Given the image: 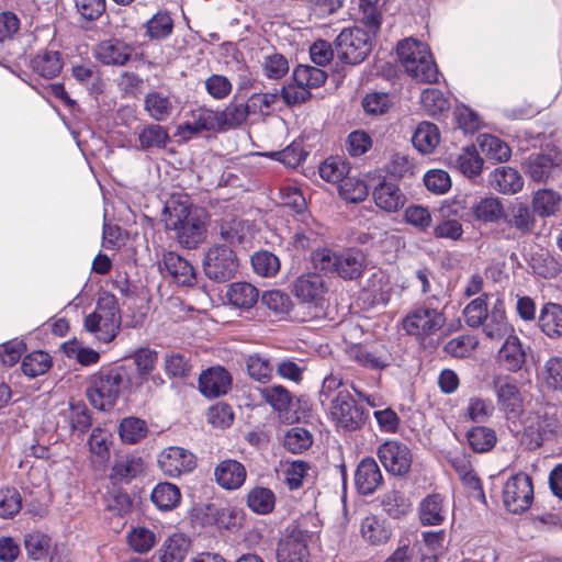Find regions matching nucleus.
Returning <instances> with one entry per match:
<instances>
[{"label": "nucleus", "instance_id": "13", "mask_svg": "<svg viewBox=\"0 0 562 562\" xmlns=\"http://www.w3.org/2000/svg\"><path fill=\"white\" fill-rule=\"evenodd\" d=\"M378 457L385 470L394 475L406 474L413 457L409 448L397 440H387L378 448Z\"/></svg>", "mask_w": 562, "mask_h": 562}, {"label": "nucleus", "instance_id": "26", "mask_svg": "<svg viewBox=\"0 0 562 562\" xmlns=\"http://www.w3.org/2000/svg\"><path fill=\"white\" fill-rule=\"evenodd\" d=\"M468 215L480 223H496L505 216V209L496 196H484L474 201Z\"/></svg>", "mask_w": 562, "mask_h": 562}, {"label": "nucleus", "instance_id": "29", "mask_svg": "<svg viewBox=\"0 0 562 562\" xmlns=\"http://www.w3.org/2000/svg\"><path fill=\"white\" fill-rule=\"evenodd\" d=\"M360 533L367 543L381 546L390 540L392 529L385 519L371 515L362 519Z\"/></svg>", "mask_w": 562, "mask_h": 562}, {"label": "nucleus", "instance_id": "18", "mask_svg": "<svg viewBox=\"0 0 562 562\" xmlns=\"http://www.w3.org/2000/svg\"><path fill=\"white\" fill-rule=\"evenodd\" d=\"M294 294L303 303L323 307L325 285L323 277L317 273L303 274L294 283Z\"/></svg>", "mask_w": 562, "mask_h": 562}, {"label": "nucleus", "instance_id": "54", "mask_svg": "<svg viewBox=\"0 0 562 562\" xmlns=\"http://www.w3.org/2000/svg\"><path fill=\"white\" fill-rule=\"evenodd\" d=\"M382 507L390 517L398 519L411 512L412 503L403 493L391 491L383 496Z\"/></svg>", "mask_w": 562, "mask_h": 562}, {"label": "nucleus", "instance_id": "35", "mask_svg": "<svg viewBox=\"0 0 562 562\" xmlns=\"http://www.w3.org/2000/svg\"><path fill=\"white\" fill-rule=\"evenodd\" d=\"M220 233L223 239L232 245L244 244L251 237V223L237 217L224 218L220 225Z\"/></svg>", "mask_w": 562, "mask_h": 562}, {"label": "nucleus", "instance_id": "64", "mask_svg": "<svg viewBox=\"0 0 562 562\" xmlns=\"http://www.w3.org/2000/svg\"><path fill=\"white\" fill-rule=\"evenodd\" d=\"M543 383L552 390H562V357H550L541 370Z\"/></svg>", "mask_w": 562, "mask_h": 562}, {"label": "nucleus", "instance_id": "39", "mask_svg": "<svg viewBox=\"0 0 562 562\" xmlns=\"http://www.w3.org/2000/svg\"><path fill=\"white\" fill-rule=\"evenodd\" d=\"M492 184L504 194H514L524 187V180L519 172L510 167L496 168L492 175Z\"/></svg>", "mask_w": 562, "mask_h": 562}, {"label": "nucleus", "instance_id": "37", "mask_svg": "<svg viewBox=\"0 0 562 562\" xmlns=\"http://www.w3.org/2000/svg\"><path fill=\"white\" fill-rule=\"evenodd\" d=\"M32 69L40 76L50 79L59 75L63 69L61 55L57 50L38 52L31 61Z\"/></svg>", "mask_w": 562, "mask_h": 562}, {"label": "nucleus", "instance_id": "51", "mask_svg": "<svg viewBox=\"0 0 562 562\" xmlns=\"http://www.w3.org/2000/svg\"><path fill=\"white\" fill-rule=\"evenodd\" d=\"M326 79L327 74L323 69L310 65H299L293 71V80L306 88L307 91L321 87Z\"/></svg>", "mask_w": 562, "mask_h": 562}, {"label": "nucleus", "instance_id": "17", "mask_svg": "<svg viewBox=\"0 0 562 562\" xmlns=\"http://www.w3.org/2000/svg\"><path fill=\"white\" fill-rule=\"evenodd\" d=\"M232 385V376L223 367H212L200 374L199 390L209 397L225 395Z\"/></svg>", "mask_w": 562, "mask_h": 562}, {"label": "nucleus", "instance_id": "19", "mask_svg": "<svg viewBox=\"0 0 562 562\" xmlns=\"http://www.w3.org/2000/svg\"><path fill=\"white\" fill-rule=\"evenodd\" d=\"M133 359L137 371L136 387L147 382L155 387L164 384V379L158 373H154L158 360L157 351L150 348H140L134 352Z\"/></svg>", "mask_w": 562, "mask_h": 562}, {"label": "nucleus", "instance_id": "41", "mask_svg": "<svg viewBox=\"0 0 562 562\" xmlns=\"http://www.w3.org/2000/svg\"><path fill=\"white\" fill-rule=\"evenodd\" d=\"M412 142L422 154L432 153L440 142L438 127L429 122L419 123L413 134Z\"/></svg>", "mask_w": 562, "mask_h": 562}, {"label": "nucleus", "instance_id": "47", "mask_svg": "<svg viewBox=\"0 0 562 562\" xmlns=\"http://www.w3.org/2000/svg\"><path fill=\"white\" fill-rule=\"evenodd\" d=\"M247 505L258 515L270 514L276 506V495L268 487L256 486L247 495Z\"/></svg>", "mask_w": 562, "mask_h": 562}, {"label": "nucleus", "instance_id": "31", "mask_svg": "<svg viewBox=\"0 0 562 562\" xmlns=\"http://www.w3.org/2000/svg\"><path fill=\"white\" fill-rule=\"evenodd\" d=\"M145 470L144 461L136 456H122L112 467L111 480L113 483H128Z\"/></svg>", "mask_w": 562, "mask_h": 562}, {"label": "nucleus", "instance_id": "20", "mask_svg": "<svg viewBox=\"0 0 562 562\" xmlns=\"http://www.w3.org/2000/svg\"><path fill=\"white\" fill-rule=\"evenodd\" d=\"M179 128L184 137L201 132H222L218 111L198 108L191 112L190 117Z\"/></svg>", "mask_w": 562, "mask_h": 562}, {"label": "nucleus", "instance_id": "36", "mask_svg": "<svg viewBox=\"0 0 562 562\" xmlns=\"http://www.w3.org/2000/svg\"><path fill=\"white\" fill-rule=\"evenodd\" d=\"M190 542L181 533L168 537L158 550L160 562H183L189 551Z\"/></svg>", "mask_w": 562, "mask_h": 562}, {"label": "nucleus", "instance_id": "2", "mask_svg": "<svg viewBox=\"0 0 562 562\" xmlns=\"http://www.w3.org/2000/svg\"><path fill=\"white\" fill-rule=\"evenodd\" d=\"M165 214L166 228L176 232L183 247L192 249L204 240L206 223L202 211L192 210L182 203H170L165 206Z\"/></svg>", "mask_w": 562, "mask_h": 562}, {"label": "nucleus", "instance_id": "52", "mask_svg": "<svg viewBox=\"0 0 562 562\" xmlns=\"http://www.w3.org/2000/svg\"><path fill=\"white\" fill-rule=\"evenodd\" d=\"M127 543L131 549L137 553L150 551L157 543L156 533L146 527H134L127 533Z\"/></svg>", "mask_w": 562, "mask_h": 562}, {"label": "nucleus", "instance_id": "38", "mask_svg": "<svg viewBox=\"0 0 562 562\" xmlns=\"http://www.w3.org/2000/svg\"><path fill=\"white\" fill-rule=\"evenodd\" d=\"M150 498L158 509L168 512L180 504L181 492L176 484L160 482L153 488Z\"/></svg>", "mask_w": 562, "mask_h": 562}, {"label": "nucleus", "instance_id": "55", "mask_svg": "<svg viewBox=\"0 0 562 562\" xmlns=\"http://www.w3.org/2000/svg\"><path fill=\"white\" fill-rule=\"evenodd\" d=\"M24 547L30 559L43 560L49 554L50 538L40 531H33L25 535Z\"/></svg>", "mask_w": 562, "mask_h": 562}, {"label": "nucleus", "instance_id": "16", "mask_svg": "<svg viewBox=\"0 0 562 562\" xmlns=\"http://www.w3.org/2000/svg\"><path fill=\"white\" fill-rule=\"evenodd\" d=\"M480 327H482L485 338L492 341H499L515 333L514 326L506 316L503 299L495 301L490 314Z\"/></svg>", "mask_w": 562, "mask_h": 562}, {"label": "nucleus", "instance_id": "50", "mask_svg": "<svg viewBox=\"0 0 562 562\" xmlns=\"http://www.w3.org/2000/svg\"><path fill=\"white\" fill-rule=\"evenodd\" d=\"M251 114L246 103H229L223 111H218L221 131L241 125Z\"/></svg>", "mask_w": 562, "mask_h": 562}, {"label": "nucleus", "instance_id": "40", "mask_svg": "<svg viewBox=\"0 0 562 562\" xmlns=\"http://www.w3.org/2000/svg\"><path fill=\"white\" fill-rule=\"evenodd\" d=\"M145 110L155 121H166L173 111L171 97L161 91L148 92L145 97Z\"/></svg>", "mask_w": 562, "mask_h": 562}, {"label": "nucleus", "instance_id": "5", "mask_svg": "<svg viewBox=\"0 0 562 562\" xmlns=\"http://www.w3.org/2000/svg\"><path fill=\"white\" fill-rule=\"evenodd\" d=\"M121 315L116 297L103 293L97 301L95 308L85 317L83 327L100 342H111L119 334Z\"/></svg>", "mask_w": 562, "mask_h": 562}, {"label": "nucleus", "instance_id": "63", "mask_svg": "<svg viewBox=\"0 0 562 562\" xmlns=\"http://www.w3.org/2000/svg\"><path fill=\"white\" fill-rule=\"evenodd\" d=\"M254 271L261 277H273L280 269L279 258L267 250L257 251L251 256Z\"/></svg>", "mask_w": 562, "mask_h": 562}, {"label": "nucleus", "instance_id": "42", "mask_svg": "<svg viewBox=\"0 0 562 562\" xmlns=\"http://www.w3.org/2000/svg\"><path fill=\"white\" fill-rule=\"evenodd\" d=\"M261 397L268 403L280 417H286L292 404L291 393L282 385L265 386L259 390Z\"/></svg>", "mask_w": 562, "mask_h": 562}, {"label": "nucleus", "instance_id": "48", "mask_svg": "<svg viewBox=\"0 0 562 562\" xmlns=\"http://www.w3.org/2000/svg\"><path fill=\"white\" fill-rule=\"evenodd\" d=\"M477 143L487 159L501 162L510 158L512 151L509 146L494 135L482 134L477 137Z\"/></svg>", "mask_w": 562, "mask_h": 562}, {"label": "nucleus", "instance_id": "62", "mask_svg": "<svg viewBox=\"0 0 562 562\" xmlns=\"http://www.w3.org/2000/svg\"><path fill=\"white\" fill-rule=\"evenodd\" d=\"M348 172V165L337 157H329L319 166L321 178L330 183H342Z\"/></svg>", "mask_w": 562, "mask_h": 562}, {"label": "nucleus", "instance_id": "7", "mask_svg": "<svg viewBox=\"0 0 562 562\" xmlns=\"http://www.w3.org/2000/svg\"><path fill=\"white\" fill-rule=\"evenodd\" d=\"M312 261L316 269L328 273H337L342 279L352 280L362 273L366 257L358 249H349L338 254L322 248L313 251Z\"/></svg>", "mask_w": 562, "mask_h": 562}, {"label": "nucleus", "instance_id": "6", "mask_svg": "<svg viewBox=\"0 0 562 562\" xmlns=\"http://www.w3.org/2000/svg\"><path fill=\"white\" fill-rule=\"evenodd\" d=\"M443 311L432 306L430 299L412 310L403 319V329L417 341L426 346L432 344V337L442 331L446 325Z\"/></svg>", "mask_w": 562, "mask_h": 562}, {"label": "nucleus", "instance_id": "22", "mask_svg": "<svg viewBox=\"0 0 562 562\" xmlns=\"http://www.w3.org/2000/svg\"><path fill=\"white\" fill-rule=\"evenodd\" d=\"M161 266L178 284L191 286L196 281L193 266L175 251L162 255Z\"/></svg>", "mask_w": 562, "mask_h": 562}, {"label": "nucleus", "instance_id": "21", "mask_svg": "<svg viewBox=\"0 0 562 562\" xmlns=\"http://www.w3.org/2000/svg\"><path fill=\"white\" fill-rule=\"evenodd\" d=\"M133 52L134 48L130 44L117 38H110L97 45L94 55L102 64L123 66L130 60Z\"/></svg>", "mask_w": 562, "mask_h": 562}, {"label": "nucleus", "instance_id": "43", "mask_svg": "<svg viewBox=\"0 0 562 562\" xmlns=\"http://www.w3.org/2000/svg\"><path fill=\"white\" fill-rule=\"evenodd\" d=\"M350 358L369 369H384L391 363V356L386 350L371 351L361 346L350 349Z\"/></svg>", "mask_w": 562, "mask_h": 562}, {"label": "nucleus", "instance_id": "14", "mask_svg": "<svg viewBox=\"0 0 562 562\" xmlns=\"http://www.w3.org/2000/svg\"><path fill=\"white\" fill-rule=\"evenodd\" d=\"M158 465L165 475L179 477L192 472L196 467V460L189 450L171 446L159 453Z\"/></svg>", "mask_w": 562, "mask_h": 562}, {"label": "nucleus", "instance_id": "45", "mask_svg": "<svg viewBox=\"0 0 562 562\" xmlns=\"http://www.w3.org/2000/svg\"><path fill=\"white\" fill-rule=\"evenodd\" d=\"M245 366L250 379L259 383H268L273 374L274 367L269 358L260 353H251L245 357Z\"/></svg>", "mask_w": 562, "mask_h": 562}, {"label": "nucleus", "instance_id": "15", "mask_svg": "<svg viewBox=\"0 0 562 562\" xmlns=\"http://www.w3.org/2000/svg\"><path fill=\"white\" fill-rule=\"evenodd\" d=\"M307 538L305 531L294 529L281 539L277 548L278 562H308Z\"/></svg>", "mask_w": 562, "mask_h": 562}, {"label": "nucleus", "instance_id": "32", "mask_svg": "<svg viewBox=\"0 0 562 562\" xmlns=\"http://www.w3.org/2000/svg\"><path fill=\"white\" fill-rule=\"evenodd\" d=\"M538 326L551 339L562 337V306L557 303H546L540 310Z\"/></svg>", "mask_w": 562, "mask_h": 562}, {"label": "nucleus", "instance_id": "30", "mask_svg": "<svg viewBox=\"0 0 562 562\" xmlns=\"http://www.w3.org/2000/svg\"><path fill=\"white\" fill-rule=\"evenodd\" d=\"M562 205V195L552 189L537 190L531 200L532 212L539 217L555 216Z\"/></svg>", "mask_w": 562, "mask_h": 562}, {"label": "nucleus", "instance_id": "9", "mask_svg": "<svg viewBox=\"0 0 562 562\" xmlns=\"http://www.w3.org/2000/svg\"><path fill=\"white\" fill-rule=\"evenodd\" d=\"M239 260L232 248L225 245L211 247L203 260L205 276L216 282H225L236 274Z\"/></svg>", "mask_w": 562, "mask_h": 562}, {"label": "nucleus", "instance_id": "57", "mask_svg": "<svg viewBox=\"0 0 562 562\" xmlns=\"http://www.w3.org/2000/svg\"><path fill=\"white\" fill-rule=\"evenodd\" d=\"M52 366L50 356L42 350L33 351L22 360L21 369L30 378L44 374Z\"/></svg>", "mask_w": 562, "mask_h": 562}, {"label": "nucleus", "instance_id": "23", "mask_svg": "<svg viewBox=\"0 0 562 562\" xmlns=\"http://www.w3.org/2000/svg\"><path fill=\"white\" fill-rule=\"evenodd\" d=\"M382 473L373 458H364L357 467L355 483L362 495L372 494L382 483Z\"/></svg>", "mask_w": 562, "mask_h": 562}, {"label": "nucleus", "instance_id": "56", "mask_svg": "<svg viewBox=\"0 0 562 562\" xmlns=\"http://www.w3.org/2000/svg\"><path fill=\"white\" fill-rule=\"evenodd\" d=\"M468 442L475 452L490 451L496 443V434L485 426H475L468 434Z\"/></svg>", "mask_w": 562, "mask_h": 562}, {"label": "nucleus", "instance_id": "24", "mask_svg": "<svg viewBox=\"0 0 562 562\" xmlns=\"http://www.w3.org/2000/svg\"><path fill=\"white\" fill-rule=\"evenodd\" d=\"M447 512L445 497L439 493L427 495L422 499L418 508L419 519L424 526L441 525L446 519Z\"/></svg>", "mask_w": 562, "mask_h": 562}, {"label": "nucleus", "instance_id": "61", "mask_svg": "<svg viewBox=\"0 0 562 562\" xmlns=\"http://www.w3.org/2000/svg\"><path fill=\"white\" fill-rule=\"evenodd\" d=\"M119 434L125 443H136L147 434V425L144 420L136 417H126L122 419Z\"/></svg>", "mask_w": 562, "mask_h": 562}, {"label": "nucleus", "instance_id": "10", "mask_svg": "<svg viewBox=\"0 0 562 562\" xmlns=\"http://www.w3.org/2000/svg\"><path fill=\"white\" fill-rule=\"evenodd\" d=\"M335 44L338 58L346 64H359L371 52L370 36L359 27L342 30L337 36Z\"/></svg>", "mask_w": 562, "mask_h": 562}, {"label": "nucleus", "instance_id": "1", "mask_svg": "<svg viewBox=\"0 0 562 562\" xmlns=\"http://www.w3.org/2000/svg\"><path fill=\"white\" fill-rule=\"evenodd\" d=\"M340 378L328 375L324 379L319 392V401L327 407L331 420L337 427L346 430L360 428L366 419L362 407L357 405Z\"/></svg>", "mask_w": 562, "mask_h": 562}, {"label": "nucleus", "instance_id": "25", "mask_svg": "<svg viewBox=\"0 0 562 562\" xmlns=\"http://www.w3.org/2000/svg\"><path fill=\"white\" fill-rule=\"evenodd\" d=\"M498 361L505 369L512 372L520 370L526 362V351L521 340L515 333L505 338L498 351Z\"/></svg>", "mask_w": 562, "mask_h": 562}, {"label": "nucleus", "instance_id": "49", "mask_svg": "<svg viewBox=\"0 0 562 562\" xmlns=\"http://www.w3.org/2000/svg\"><path fill=\"white\" fill-rule=\"evenodd\" d=\"M302 224L296 228L292 244L297 250H306L316 243L318 235L321 234L318 224L313 218L302 217Z\"/></svg>", "mask_w": 562, "mask_h": 562}, {"label": "nucleus", "instance_id": "4", "mask_svg": "<svg viewBox=\"0 0 562 562\" xmlns=\"http://www.w3.org/2000/svg\"><path fill=\"white\" fill-rule=\"evenodd\" d=\"M397 56L405 71L420 82H436L439 76L437 65L427 44L405 38L397 44Z\"/></svg>", "mask_w": 562, "mask_h": 562}, {"label": "nucleus", "instance_id": "58", "mask_svg": "<svg viewBox=\"0 0 562 562\" xmlns=\"http://www.w3.org/2000/svg\"><path fill=\"white\" fill-rule=\"evenodd\" d=\"M138 140L139 148L143 150L154 147L164 148L169 140V135L165 127L158 124H150L138 133Z\"/></svg>", "mask_w": 562, "mask_h": 562}, {"label": "nucleus", "instance_id": "3", "mask_svg": "<svg viewBox=\"0 0 562 562\" xmlns=\"http://www.w3.org/2000/svg\"><path fill=\"white\" fill-rule=\"evenodd\" d=\"M130 385L125 367L101 368L90 378L87 396L94 408L108 411L115 405L122 391Z\"/></svg>", "mask_w": 562, "mask_h": 562}, {"label": "nucleus", "instance_id": "53", "mask_svg": "<svg viewBox=\"0 0 562 562\" xmlns=\"http://www.w3.org/2000/svg\"><path fill=\"white\" fill-rule=\"evenodd\" d=\"M420 103L429 115H439L450 109L449 99L437 88H427L422 92Z\"/></svg>", "mask_w": 562, "mask_h": 562}, {"label": "nucleus", "instance_id": "12", "mask_svg": "<svg viewBox=\"0 0 562 562\" xmlns=\"http://www.w3.org/2000/svg\"><path fill=\"white\" fill-rule=\"evenodd\" d=\"M492 386L499 411L508 419L517 417L522 409V395L517 380L510 375H495Z\"/></svg>", "mask_w": 562, "mask_h": 562}, {"label": "nucleus", "instance_id": "28", "mask_svg": "<svg viewBox=\"0 0 562 562\" xmlns=\"http://www.w3.org/2000/svg\"><path fill=\"white\" fill-rule=\"evenodd\" d=\"M218 485L226 490L239 488L246 480L245 467L236 460L222 461L214 471Z\"/></svg>", "mask_w": 562, "mask_h": 562}, {"label": "nucleus", "instance_id": "44", "mask_svg": "<svg viewBox=\"0 0 562 562\" xmlns=\"http://www.w3.org/2000/svg\"><path fill=\"white\" fill-rule=\"evenodd\" d=\"M111 438L112 435L109 430L101 427L93 428L88 443L94 463L104 465L109 460Z\"/></svg>", "mask_w": 562, "mask_h": 562}, {"label": "nucleus", "instance_id": "27", "mask_svg": "<svg viewBox=\"0 0 562 562\" xmlns=\"http://www.w3.org/2000/svg\"><path fill=\"white\" fill-rule=\"evenodd\" d=\"M375 205L385 212H397L405 204V195L401 189L392 182H381L373 190Z\"/></svg>", "mask_w": 562, "mask_h": 562}, {"label": "nucleus", "instance_id": "34", "mask_svg": "<svg viewBox=\"0 0 562 562\" xmlns=\"http://www.w3.org/2000/svg\"><path fill=\"white\" fill-rule=\"evenodd\" d=\"M449 159L450 165L468 178L477 177L483 168V159L473 146L462 148L459 154Z\"/></svg>", "mask_w": 562, "mask_h": 562}, {"label": "nucleus", "instance_id": "60", "mask_svg": "<svg viewBox=\"0 0 562 562\" xmlns=\"http://www.w3.org/2000/svg\"><path fill=\"white\" fill-rule=\"evenodd\" d=\"M63 347L68 358L77 360L82 366L97 364L100 360L98 351L76 339L65 342Z\"/></svg>", "mask_w": 562, "mask_h": 562}, {"label": "nucleus", "instance_id": "33", "mask_svg": "<svg viewBox=\"0 0 562 562\" xmlns=\"http://www.w3.org/2000/svg\"><path fill=\"white\" fill-rule=\"evenodd\" d=\"M226 299L236 308L250 310L259 299L258 289L248 282H234L226 291Z\"/></svg>", "mask_w": 562, "mask_h": 562}, {"label": "nucleus", "instance_id": "46", "mask_svg": "<svg viewBox=\"0 0 562 562\" xmlns=\"http://www.w3.org/2000/svg\"><path fill=\"white\" fill-rule=\"evenodd\" d=\"M555 166L557 157L540 153L531 154L527 160V172L535 181L542 182L550 177Z\"/></svg>", "mask_w": 562, "mask_h": 562}, {"label": "nucleus", "instance_id": "8", "mask_svg": "<svg viewBox=\"0 0 562 562\" xmlns=\"http://www.w3.org/2000/svg\"><path fill=\"white\" fill-rule=\"evenodd\" d=\"M559 422L548 408L530 412L524 420L521 442L528 449L539 448L546 439L555 432Z\"/></svg>", "mask_w": 562, "mask_h": 562}, {"label": "nucleus", "instance_id": "59", "mask_svg": "<svg viewBox=\"0 0 562 562\" xmlns=\"http://www.w3.org/2000/svg\"><path fill=\"white\" fill-rule=\"evenodd\" d=\"M64 414L68 418L69 426L74 431L82 434L91 426L89 409L86 404L80 401L69 402L68 408Z\"/></svg>", "mask_w": 562, "mask_h": 562}, {"label": "nucleus", "instance_id": "11", "mask_svg": "<svg viewBox=\"0 0 562 562\" xmlns=\"http://www.w3.org/2000/svg\"><path fill=\"white\" fill-rule=\"evenodd\" d=\"M533 499L531 479L525 473L510 476L503 488V503L506 509L513 514L527 510Z\"/></svg>", "mask_w": 562, "mask_h": 562}]
</instances>
